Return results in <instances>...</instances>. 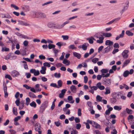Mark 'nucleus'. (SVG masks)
Here are the masks:
<instances>
[{"mask_svg": "<svg viewBox=\"0 0 134 134\" xmlns=\"http://www.w3.org/2000/svg\"><path fill=\"white\" fill-rule=\"evenodd\" d=\"M94 37L99 39L97 40V42L99 44H102L103 42V40L104 37L103 35H101L99 33H98L96 34L94 36Z\"/></svg>", "mask_w": 134, "mask_h": 134, "instance_id": "nucleus-1", "label": "nucleus"}, {"mask_svg": "<svg viewBox=\"0 0 134 134\" xmlns=\"http://www.w3.org/2000/svg\"><path fill=\"white\" fill-rule=\"evenodd\" d=\"M88 123L92 125V126L95 127L96 129H101V126L97 122L89 120H88L87 121Z\"/></svg>", "mask_w": 134, "mask_h": 134, "instance_id": "nucleus-2", "label": "nucleus"}, {"mask_svg": "<svg viewBox=\"0 0 134 134\" xmlns=\"http://www.w3.org/2000/svg\"><path fill=\"white\" fill-rule=\"evenodd\" d=\"M35 17L36 18H44L46 17V15L39 12H35Z\"/></svg>", "mask_w": 134, "mask_h": 134, "instance_id": "nucleus-3", "label": "nucleus"}, {"mask_svg": "<svg viewBox=\"0 0 134 134\" xmlns=\"http://www.w3.org/2000/svg\"><path fill=\"white\" fill-rule=\"evenodd\" d=\"M48 105L47 102L44 101L41 105V110L43 112L45 109L46 108L48 107Z\"/></svg>", "mask_w": 134, "mask_h": 134, "instance_id": "nucleus-4", "label": "nucleus"}, {"mask_svg": "<svg viewBox=\"0 0 134 134\" xmlns=\"http://www.w3.org/2000/svg\"><path fill=\"white\" fill-rule=\"evenodd\" d=\"M30 72L32 73H34V75L35 76H37L39 75L40 74L39 70H36L35 69H31L30 70Z\"/></svg>", "mask_w": 134, "mask_h": 134, "instance_id": "nucleus-5", "label": "nucleus"}, {"mask_svg": "<svg viewBox=\"0 0 134 134\" xmlns=\"http://www.w3.org/2000/svg\"><path fill=\"white\" fill-rule=\"evenodd\" d=\"M103 81L104 84L107 86H109L111 84V81L109 79H104Z\"/></svg>", "mask_w": 134, "mask_h": 134, "instance_id": "nucleus-6", "label": "nucleus"}, {"mask_svg": "<svg viewBox=\"0 0 134 134\" xmlns=\"http://www.w3.org/2000/svg\"><path fill=\"white\" fill-rule=\"evenodd\" d=\"M113 48V47L108 46L106 48L104 49L103 53H107L110 51Z\"/></svg>", "mask_w": 134, "mask_h": 134, "instance_id": "nucleus-7", "label": "nucleus"}, {"mask_svg": "<svg viewBox=\"0 0 134 134\" xmlns=\"http://www.w3.org/2000/svg\"><path fill=\"white\" fill-rule=\"evenodd\" d=\"M22 9L25 12H27L29 11L30 10L29 6L27 5H23L22 7Z\"/></svg>", "mask_w": 134, "mask_h": 134, "instance_id": "nucleus-8", "label": "nucleus"}, {"mask_svg": "<svg viewBox=\"0 0 134 134\" xmlns=\"http://www.w3.org/2000/svg\"><path fill=\"white\" fill-rule=\"evenodd\" d=\"M35 130L36 131H37L38 132L39 131H41V127L40 124H36L35 125Z\"/></svg>", "mask_w": 134, "mask_h": 134, "instance_id": "nucleus-9", "label": "nucleus"}, {"mask_svg": "<svg viewBox=\"0 0 134 134\" xmlns=\"http://www.w3.org/2000/svg\"><path fill=\"white\" fill-rule=\"evenodd\" d=\"M129 2L128 1H127L125 3V4L126 5L124 7V8L122 10L121 12L122 13L128 9L129 6Z\"/></svg>", "mask_w": 134, "mask_h": 134, "instance_id": "nucleus-10", "label": "nucleus"}, {"mask_svg": "<svg viewBox=\"0 0 134 134\" xmlns=\"http://www.w3.org/2000/svg\"><path fill=\"white\" fill-rule=\"evenodd\" d=\"M19 75V72L16 70H14L12 72V75L13 77H17Z\"/></svg>", "mask_w": 134, "mask_h": 134, "instance_id": "nucleus-11", "label": "nucleus"}, {"mask_svg": "<svg viewBox=\"0 0 134 134\" xmlns=\"http://www.w3.org/2000/svg\"><path fill=\"white\" fill-rule=\"evenodd\" d=\"M113 42L110 40H108L105 42V44L106 45L113 47Z\"/></svg>", "mask_w": 134, "mask_h": 134, "instance_id": "nucleus-12", "label": "nucleus"}, {"mask_svg": "<svg viewBox=\"0 0 134 134\" xmlns=\"http://www.w3.org/2000/svg\"><path fill=\"white\" fill-rule=\"evenodd\" d=\"M125 34V31L123 30L122 31L121 33L119 36H117L115 38L116 40H118L120 38H122L124 36Z\"/></svg>", "mask_w": 134, "mask_h": 134, "instance_id": "nucleus-13", "label": "nucleus"}, {"mask_svg": "<svg viewBox=\"0 0 134 134\" xmlns=\"http://www.w3.org/2000/svg\"><path fill=\"white\" fill-rule=\"evenodd\" d=\"M120 19V18H117L112 20L110 21L108 23H107V25H109L113 23L114 21L116 22L118 21Z\"/></svg>", "mask_w": 134, "mask_h": 134, "instance_id": "nucleus-14", "label": "nucleus"}, {"mask_svg": "<svg viewBox=\"0 0 134 134\" xmlns=\"http://www.w3.org/2000/svg\"><path fill=\"white\" fill-rule=\"evenodd\" d=\"M89 44L88 43H85L82 46V48L84 50H86Z\"/></svg>", "mask_w": 134, "mask_h": 134, "instance_id": "nucleus-15", "label": "nucleus"}, {"mask_svg": "<svg viewBox=\"0 0 134 134\" xmlns=\"http://www.w3.org/2000/svg\"><path fill=\"white\" fill-rule=\"evenodd\" d=\"M70 89L71 91L73 93H75L76 92V88L75 86L72 85L70 87Z\"/></svg>", "mask_w": 134, "mask_h": 134, "instance_id": "nucleus-16", "label": "nucleus"}, {"mask_svg": "<svg viewBox=\"0 0 134 134\" xmlns=\"http://www.w3.org/2000/svg\"><path fill=\"white\" fill-rule=\"evenodd\" d=\"M73 54L75 57H77L79 59L81 58V55L80 54L76 52H74L73 53Z\"/></svg>", "mask_w": 134, "mask_h": 134, "instance_id": "nucleus-17", "label": "nucleus"}, {"mask_svg": "<svg viewBox=\"0 0 134 134\" xmlns=\"http://www.w3.org/2000/svg\"><path fill=\"white\" fill-rule=\"evenodd\" d=\"M130 60L129 59H128L125 60L123 63V67L126 66L130 62Z\"/></svg>", "mask_w": 134, "mask_h": 134, "instance_id": "nucleus-18", "label": "nucleus"}, {"mask_svg": "<svg viewBox=\"0 0 134 134\" xmlns=\"http://www.w3.org/2000/svg\"><path fill=\"white\" fill-rule=\"evenodd\" d=\"M17 109L15 107H14L13 108V114L15 115H17L18 114L17 111Z\"/></svg>", "mask_w": 134, "mask_h": 134, "instance_id": "nucleus-19", "label": "nucleus"}, {"mask_svg": "<svg viewBox=\"0 0 134 134\" xmlns=\"http://www.w3.org/2000/svg\"><path fill=\"white\" fill-rule=\"evenodd\" d=\"M29 96L30 97L32 98H35L36 97L35 94L31 92H29Z\"/></svg>", "mask_w": 134, "mask_h": 134, "instance_id": "nucleus-20", "label": "nucleus"}, {"mask_svg": "<svg viewBox=\"0 0 134 134\" xmlns=\"http://www.w3.org/2000/svg\"><path fill=\"white\" fill-rule=\"evenodd\" d=\"M63 63L64 64H66V65H70V62L67 60L65 59L63 62Z\"/></svg>", "mask_w": 134, "mask_h": 134, "instance_id": "nucleus-21", "label": "nucleus"}, {"mask_svg": "<svg viewBox=\"0 0 134 134\" xmlns=\"http://www.w3.org/2000/svg\"><path fill=\"white\" fill-rule=\"evenodd\" d=\"M105 90L106 91L104 94L105 95H107L109 94L110 93V89L108 88L107 87L105 88Z\"/></svg>", "mask_w": 134, "mask_h": 134, "instance_id": "nucleus-22", "label": "nucleus"}, {"mask_svg": "<svg viewBox=\"0 0 134 134\" xmlns=\"http://www.w3.org/2000/svg\"><path fill=\"white\" fill-rule=\"evenodd\" d=\"M129 74V71L128 70H127L125 71L123 73V76L125 77H126Z\"/></svg>", "mask_w": 134, "mask_h": 134, "instance_id": "nucleus-23", "label": "nucleus"}, {"mask_svg": "<svg viewBox=\"0 0 134 134\" xmlns=\"http://www.w3.org/2000/svg\"><path fill=\"white\" fill-rule=\"evenodd\" d=\"M110 102L112 103H115L116 101V99L115 98L113 97L110 99Z\"/></svg>", "mask_w": 134, "mask_h": 134, "instance_id": "nucleus-24", "label": "nucleus"}, {"mask_svg": "<svg viewBox=\"0 0 134 134\" xmlns=\"http://www.w3.org/2000/svg\"><path fill=\"white\" fill-rule=\"evenodd\" d=\"M103 34L104 36L106 37H110L112 35L111 33H103Z\"/></svg>", "mask_w": 134, "mask_h": 134, "instance_id": "nucleus-25", "label": "nucleus"}, {"mask_svg": "<svg viewBox=\"0 0 134 134\" xmlns=\"http://www.w3.org/2000/svg\"><path fill=\"white\" fill-rule=\"evenodd\" d=\"M54 27L55 28V29H61L63 27V26H62V24L61 25H60L59 24H58L56 25L55 26H54Z\"/></svg>", "mask_w": 134, "mask_h": 134, "instance_id": "nucleus-26", "label": "nucleus"}, {"mask_svg": "<svg viewBox=\"0 0 134 134\" xmlns=\"http://www.w3.org/2000/svg\"><path fill=\"white\" fill-rule=\"evenodd\" d=\"M24 106V101H21L20 102V106L19 109L20 110L22 109Z\"/></svg>", "mask_w": 134, "mask_h": 134, "instance_id": "nucleus-27", "label": "nucleus"}, {"mask_svg": "<svg viewBox=\"0 0 134 134\" xmlns=\"http://www.w3.org/2000/svg\"><path fill=\"white\" fill-rule=\"evenodd\" d=\"M114 108L115 110L120 111L121 109V106H115L114 107Z\"/></svg>", "mask_w": 134, "mask_h": 134, "instance_id": "nucleus-28", "label": "nucleus"}, {"mask_svg": "<svg viewBox=\"0 0 134 134\" xmlns=\"http://www.w3.org/2000/svg\"><path fill=\"white\" fill-rule=\"evenodd\" d=\"M96 98L97 101H98L100 102L102 101V98L100 96L97 95L96 97Z\"/></svg>", "mask_w": 134, "mask_h": 134, "instance_id": "nucleus-29", "label": "nucleus"}, {"mask_svg": "<svg viewBox=\"0 0 134 134\" xmlns=\"http://www.w3.org/2000/svg\"><path fill=\"white\" fill-rule=\"evenodd\" d=\"M30 105L32 107H34V108H36V104L35 102L34 101H32L30 103Z\"/></svg>", "mask_w": 134, "mask_h": 134, "instance_id": "nucleus-30", "label": "nucleus"}, {"mask_svg": "<svg viewBox=\"0 0 134 134\" xmlns=\"http://www.w3.org/2000/svg\"><path fill=\"white\" fill-rule=\"evenodd\" d=\"M86 40L88 41L91 44H92L93 43V41L92 39L91 38V37L88 38H87Z\"/></svg>", "mask_w": 134, "mask_h": 134, "instance_id": "nucleus-31", "label": "nucleus"}, {"mask_svg": "<svg viewBox=\"0 0 134 134\" xmlns=\"http://www.w3.org/2000/svg\"><path fill=\"white\" fill-rule=\"evenodd\" d=\"M126 34L129 36H132L133 34L129 31H127L126 32Z\"/></svg>", "mask_w": 134, "mask_h": 134, "instance_id": "nucleus-32", "label": "nucleus"}, {"mask_svg": "<svg viewBox=\"0 0 134 134\" xmlns=\"http://www.w3.org/2000/svg\"><path fill=\"white\" fill-rule=\"evenodd\" d=\"M55 47V45L49 43L48 45V48L49 49H51L53 48H54Z\"/></svg>", "mask_w": 134, "mask_h": 134, "instance_id": "nucleus-33", "label": "nucleus"}, {"mask_svg": "<svg viewBox=\"0 0 134 134\" xmlns=\"http://www.w3.org/2000/svg\"><path fill=\"white\" fill-rule=\"evenodd\" d=\"M54 75L55 77L59 78L60 77L61 74L60 73L58 74L57 73H55L54 74Z\"/></svg>", "mask_w": 134, "mask_h": 134, "instance_id": "nucleus-34", "label": "nucleus"}, {"mask_svg": "<svg viewBox=\"0 0 134 134\" xmlns=\"http://www.w3.org/2000/svg\"><path fill=\"white\" fill-rule=\"evenodd\" d=\"M26 104L27 105H29V103L30 102V99L29 98L27 97L26 99Z\"/></svg>", "mask_w": 134, "mask_h": 134, "instance_id": "nucleus-35", "label": "nucleus"}, {"mask_svg": "<svg viewBox=\"0 0 134 134\" xmlns=\"http://www.w3.org/2000/svg\"><path fill=\"white\" fill-rule=\"evenodd\" d=\"M126 110L128 114H131L132 113V111L131 109H129L128 108H127L126 109Z\"/></svg>", "mask_w": 134, "mask_h": 134, "instance_id": "nucleus-36", "label": "nucleus"}, {"mask_svg": "<svg viewBox=\"0 0 134 134\" xmlns=\"http://www.w3.org/2000/svg\"><path fill=\"white\" fill-rule=\"evenodd\" d=\"M58 87H62V82L61 80H59L58 82Z\"/></svg>", "mask_w": 134, "mask_h": 134, "instance_id": "nucleus-37", "label": "nucleus"}, {"mask_svg": "<svg viewBox=\"0 0 134 134\" xmlns=\"http://www.w3.org/2000/svg\"><path fill=\"white\" fill-rule=\"evenodd\" d=\"M99 60V59L97 58H95L93 59L92 60V62L94 63H96Z\"/></svg>", "mask_w": 134, "mask_h": 134, "instance_id": "nucleus-38", "label": "nucleus"}, {"mask_svg": "<svg viewBox=\"0 0 134 134\" xmlns=\"http://www.w3.org/2000/svg\"><path fill=\"white\" fill-rule=\"evenodd\" d=\"M101 72L102 73V74L106 73L108 72V70L106 69H103L101 70Z\"/></svg>", "mask_w": 134, "mask_h": 134, "instance_id": "nucleus-39", "label": "nucleus"}, {"mask_svg": "<svg viewBox=\"0 0 134 134\" xmlns=\"http://www.w3.org/2000/svg\"><path fill=\"white\" fill-rule=\"evenodd\" d=\"M43 65L44 66H47L48 67H50L51 66L50 64L47 62L44 63L43 64Z\"/></svg>", "mask_w": 134, "mask_h": 134, "instance_id": "nucleus-40", "label": "nucleus"}, {"mask_svg": "<svg viewBox=\"0 0 134 134\" xmlns=\"http://www.w3.org/2000/svg\"><path fill=\"white\" fill-rule=\"evenodd\" d=\"M21 117L20 116H18L15 118L14 119V121H18V120L20 119Z\"/></svg>", "mask_w": 134, "mask_h": 134, "instance_id": "nucleus-41", "label": "nucleus"}, {"mask_svg": "<svg viewBox=\"0 0 134 134\" xmlns=\"http://www.w3.org/2000/svg\"><path fill=\"white\" fill-rule=\"evenodd\" d=\"M50 86L54 87L57 88H59L58 86H57V84L55 83H52L50 84Z\"/></svg>", "mask_w": 134, "mask_h": 134, "instance_id": "nucleus-42", "label": "nucleus"}, {"mask_svg": "<svg viewBox=\"0 0 134 134\" xmlns=\"http://www.w3.org/2000/svg\"><path fill=\"white\" fill-rule=\"evenodd\" d=\"M11 6L15 9L16 10H18L19 9V8L14 4H12L11 5Z\"/></svg>", "mask_w": 134, "mask_h": 134, "instance_id": "nucleus-43", "label": "nucleus"}, {"mask_svg": "<svg viewBox=\"0 0 134 134\" xmlns=\"http://www.w3.org/2000/svg\"><path fill=\"white\" fill-rule=\"evenodd\" d=\"M5 78H8L9 80H12V78L11 76L8 74H7L5 75Z\"/></svg>", "mask_w": 134, "mask_h": 134, "instance_id": "nucleus-44", "label": "nucleus"}, {"mask_svg": "<svg viewBox=\"0 0 134 134\" xmlns=\"http://www.w3.org/2000/svg\"><path fill=\"white\" fill-rule=\"evenodd\" d=\"M68 48L69 49H75L76 48V47H75L74 46V45L73 44H71L68 47Z\"/></svg>", "mask_w": 134, "mask_h": 134, "instance_id": "nucleus-45", "label": "nucleus"}, {"mask_svg": "<svg viewBox=\"0 0 134 134\" xmlns=\"http://www.w3.org/2000/svg\"><path fill=\"white\" fill-rule=\"evenodd\" d=\"M4 18H10L11 17L8 14H5L4 16Z\"/></svg>", "mask_w": 134, "mask_h": 134, "instance_id": "nucleus-46", "label": "nucleus"}, {"mask_svg": "<svg viewBox=\"0 0 134 134\" xmlns=\"http://www.w3.org/2000/svg\"><path fill=\"white\" fill-rule=\"evenodd\" d=\"M81 127V125L80 123L76 124V128L77 129H80Z\"/></svg>", "mask_w": 134, "mask_h": 134, "instance_id": "nucleus-47", "label": "nucleus"}, {"mask_svg": "<svg viewBox=\"0 0 134 134\" xmlns=\"http://www.w3.org/2000/svg\"><path fill=\"white\" fill-rule=\"evenodd\" d=\"M87 122H84V123H85L86 125V127L88 129H89L90 128V126L89 125V123H88Z\"/></svg>", "mask_w": 134, "mask_h": 134, "instance_id": "nucleus-48", "label": "nucleus"}, {"mask_svg": "<svg viewBox=\"0 0 134 134\" xmlns=\"http://www.w3.org/2000/svg\"><path fill=\"white\" fill-rule=\"evenodd\" d=\"M23 44L25 46L27 47L28 45V42L27 41L25 40L23 42Z\"/></svg>", "mask_w": 134, "mask_h": 134, "instance_id": "nucleus-49", "label": "nucleus"}, {"mask_svg": "<svg viewBox=\"0 0 134 134\" xmlns=\"http://www.w3.org/2000/svg\"><path fill=\"white\" fill-rule=\"evenodd\" d=\"M75 120L76 123H79L80 122V119L79 118H75Z\"/></svg>", "mask_w": 134, "mask_h": 134, "instance_id": "nucleus-50", "label": "nucleus"}, {"mask_svg": "<svg viewBox=\"0 0 134 134\" xmlns=\"http://www.w3.org/2000/svg\"><path fill=\"white\" fill-rule=\"evenodd\" d=\"M62 37L64 40H67L69 38V36L67 35H62Z\"/></svg>", "mask_w": 134, "mask_h": 134, "instance_id": "nucleus-51", "label": "nucleus"}, {"mask_svg": "<svg viewBox=\"0 0 134 134\" xmlns=\"http://www.w3.org/2000/svg\"><path fill=\"white\" fill-rule=\"evenodd\" d=\"M87 104L88 105L89 107L91 108H93V107L92 106V103L91 102L88 101L87 103Z\"/></svg>", "mask_w": 134, "mask_h": 134, "instance_id": "nucleus-52", "label": "nucleus"}, {"mask_svg": "<svg viewBox=\"0 0 134 134\" xmlns=\"http://www.w3.org/2000/svg\"><path fill=\"white\" fill-rule=\"evenodd\" d=\"M81 109L79 108L78 110V115L79 116H80L81 115Z\"/></svg>", "mask_w": 134, "mask_h": 134, "instance_id": "nucleus-53", "label": "nucleus"}, {"mask_svg": "<svg viewBox=\"0 0 134 134\" xmlns=\"http://www.w3.org/2000/svg\"><path fill=\"white\" fill-rule=\"evenodd\" d=\"M39 57L41 60H44L45 59L46 57L44 56L43 55H40L39 56Z\"/></svg>", "mask_w": 134, "mask_h": 134, "instance_id": "nucleus-54", "label": "nucleus"}, {"mask_svg": "<svg viewBox=\"0 0 134 134\" xmlns=\"http://www.w3.org/2000/svg\"><path fill=\"white\" fill-rule=\"evenodd\" d=\"M65 116L64 114L60 115L59 117V119L61 120L65 119Z\"/></svg>", "mask_w": 134, "mask_h": 134, "instance_id": "nucleus-55", "label": "nucleus"}, {"mask_svg": "<svg viewBox=\"0 0 134 134\" xmlns=\"http://www.w3.org/2000/svg\"><path fill=\"white\" fill-rule=\"evenodd\" d=\"M122 54L123 58H127L128 57V55L127 54L125 53H124L122 52Z\"/></svg>", "mask_w": 134, "mask_h": 134, "instance_id": "nucleus-56", "label": "nucleus"}, {"mask_svg": "<svg viewBox=\"0 0 134 134\" xmlns=\"http://www.w3.org/2000/svg\"><path fill=\"white\" fill-rule=\"evenodd\" d=\"M134 118V117L132 115H129L127 117V119L128 120L131 119L132 120Z\"/></svg>", "mask_w": 134, "mask_h": 134, "instance_id": "nucleus-57", "label": "nucleus"}, {"mask_svg": "<svg viewBox=\"0 0 134 134\" xmlns=\"http://www.w3.org/2000/svg\"><path fill=\"white\" fill-rule=\"evenodd\" d=\"M9 50V49L8 48H2V51H8Z\"/></svg>", "mask_w": 134, "mask_h": 134, "instance_id": "nucleus-58", "label": "nucleus"}, {"mask_svg": "<svg viewBox=\"0 0 134 134\" xmlns=\"http://www.w3.org/2000/svg\"><path fill=\"white\" fill-rule=\"evenodd\" d=\"M64 53L63 52L62 53V55L59 58V59L60 60H62L63 59L64 57Z\"/></svg>", "mask_w": 134, "mask_h": 134, "instance_id": "nucleus-59", "label": "nucleus"}, {"mask_svg": "<svg viewBox=\"0 0 134 134\" xmlns=\"http://www.w3.org/2000/svg\"><path fill=\"white\" fill-rule=\"evenodd\" d=\"M78 131L76 130H73L71 132V134H77Z\"/></svg>", "mask_w": 134, "mask_h": 134, "instance_id": "nucleus-60", "label": "nucleus"}, {"mask_svg": "<svg viewBox=\"0 0 134 134\" xmlns=\"http://www.w3.org/2000/svg\"><path fill=\"white\" fill-rule=\"evenodd\" d=\"M53 23H48L47 25L48 26L49 28H51L53 26Z\"/></svg>", "mask_w": 134, "mask_h": 134, "instance_id": "nucleus-61", "label": "nucleus"}, {"mask_svg": "<svg viewBox=\"0 0 134 134\" xmlns=\"http://www.w3.org/2000/svg\"><path fill=\"white\" fill-rule=\"evenodd\" d=\"M54 123L56 126L57 127L59 126L61 124L60 122L59 121L55 122Z\"/></svg>", "mask_w": 134, "mask_h": 134, "instance_id": "nucleus-62", "label": "nucleus"}, {"mask_svg": "<svg viewBox=\"0 0 134 134\" xmlns=\"http://www.w3.org/2000/svg\"><path fill=\"white\" fill-rule=\"evenodd\" d=\"M104 47L103 46H100L98 49V52H100V51H101L103 48Z\"/></svg>", "mask_w": 134, "mask_h": 134, "instance_id": "nucleus-63", "label": "nucleus"}, {"mask_svg": "<svg viewBox=\"0 0 134 134\" xmlns=\"http://www.w3.org/2000/svg\"><path fill=\"white\" fill-rule=\"evenodd\" d=\"M113 47L115 48H119V45L117 43H115Z\"/></svg>", "mask_w": 134, "mask_h": 134, "instance_id": "nucleus-64", "label": "nucleus"}]
</instances>
